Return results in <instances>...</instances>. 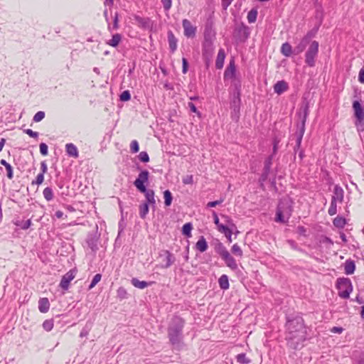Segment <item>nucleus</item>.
<instances>
[{"label":"nucleus","mask_w":364,"mask_h":364,"mask_svg":"<svg viewBox=\"0 0 364 364\" xmlns=\"http://www.w3.org/2000/svg\"><path fill=\"white\" fill-rule=\"evenodd\" d=\"M285 328L287 346L294 350L301 348L303 343L308 339L307 328L303 318L300 316H287Z\"/></svg>","instance_id":"f257e3e1"},{"label":"nucleus","mask_w":364,"mask_h":364,"mask_svg":"<svg viewBox=\"0 0 364 364\" xmlns=\"http://www.w3.org/2000/svg\"><path fill=\"white\" fill-rule=\"evenodd\" d=\"M185 321L178 316H174L167 328L168 337L173 348L179 350L183 346V329Z\"/></svg>","instance_id":"f03ea898"},{"label":"nucleus","mask_w":364,"mask_h":364,"mask_svg":"<svg viewBox=\"0 0 364 364\" xmlns=\"http://www.w3.org/2000/svg\"><path fill=\"white\" fill-rule=\"evenodd\" d=\"M149 172L147 170H142L138 175V177L134 181V185L136 189L141 193L144 194L146 201L154 208L156 206L155 193L154 190L148 189Z\"/></svg>","instance_id":"7ed1b4c3"},{"label":"nucleus","mask_w":364,"mask_h":364,"mask_svg":"<svg viewBox=\"0 0 364 364\" xmlns=\"http://www.w3.org/2000/svg\"><path fill=\"white\" fill-rule=\"evenodd\" d=\"M293 212L292 202L289 200H279L276 210L275 221L287 223Z\"/></svg>","instance_id":"20e7f679"},{"label":"nucleus","mask_w":364,"mask_h":364,"mask_svg":"<svg viewBox=\"0 0 364 364\" xmlns=\"http://www.w3.org/2000/svg\"><path fill=\"white\" fill-rule=\"evenodd\" d=\"M309 114V105L308 102H304L302 103L299 111L298 112V116L299 118V122L296 124V130H298V142L299 143L301 139H303V136L305 132V124L306 122V119Z\"/></svg>","instance_id":"39448f33"},{"label":"nucleus","mask_w":364,"mask_h":364,"mask_svg":"<svg viewBox=\"0 0 364 364\" xmlns=\"http://www.w3.org/2000/svg\"><path fill=\"white\" fill-rule=\"evenodd\" d=\"M338 291V296L343 299H348L353 291V284L349 278L341 277L337 279L336 283Z\"/></svg>","instance_id":"423d86ee"},{"label":"nucleus","mask_w":364,"mask_h":364,"mask_svg":"<svg viewBox=\"0 0 364 364\" xmlns=\"http://www.w3.org/2000/svg\"><path fill=\"white\" fill-rule=\"evenodd\" d=\"M318 42L313 41L305 53V63L309 67H314L316 65V58L318 53Z\"/></svg>","instance_id":"0eeeda50"},{"label":"nucleus","mask_w":364,"mask_h":364,"mask_svg":"<svg viewBox=\"0 0 364 364\" xmlns=\"http://www.w3.org/2000/svg\"><path fill=\"white\" fill-rule=\"evenodd\" d=\"M215 50L213 41H203L202 44L203 58L208 65L210 62Z\"/></svg>","instance_id":"6e6552de"},{"label":"nucleus","mask_w":364,"mask_h":364,"mask_svg":"<svg viewBox=\"0 0 364 364\" xmlns=\"http://www.w3.org/2000/svg\"><path fill=\"white\" fill-rule=\"evenodd\" d=\"M77 270L72 269L62 277L59 287L64 291H67L69 288L70 282L75 278Z\"/></svg>","instance_id":"1a4fd4ad"},{"label":"nucleus","mask_w":364,"mask_h":364,"mask_svg":"<svg viewBox=\"0 0 364 364\" xmlns=\"http://www.w3.org/2000/svg\"><path fill=\"white\" fill-rule=\"evenodd\" d=\"M249 36V28L243 23L235 29L234 36L240 42H245L248 38Z\"/></svg>","instance_id":"9d476101"},{"label":"nucleus","mask_w":364,"mask_h":364,"mask_svg":"<svg viewBox=\"0 0 364 364\" xmlns=\"http://www.w3.org/2000/svg\"><path fill=\"white\" fill-rule=\"evenodd\" d=\"M312 37V33L311 31H309L301 40L299 44L294 48V53L295 55H299L302 53L309 44L311 38Z\"/></svg>","instance_id":"9b49d317"},{"label":"nucleus","mask_w":364,"mask_h":364,"mask_svg":"<svg viewBox=\"0 0 364 364\" xmlns=\"http://www.w3.org/2000/svg\"><path fill=\"white\" fill-rule=\"evenodd\" d=\"M241 100L239 93L233 95V97L230 102V108L232 109V117H235L237 119L239 118Z\"/></svg>","instance_id":"f8f14e48"},{"label":"nucleus","mask_w":364,"mask_h":364,"mask_svg":"<svg viewBox=\"0 0 364 364\" xmlns=\"http://www.w3.org/2000/svg\"><path fill=\"white\" fill-rule=\"evenodd\" d=\"M273 155H269L264 162V168L261 174L259 180L262 182H264L268 179V177L271 172V168L272 165Z\"/></svg>","instance_id":"ddd939ff"},{"label":"nucleus","mask_w":364,"mask_h":364,"mask_svg":"<svg viewBox=\"0 0 364 364\" xmlns=\"http://www.w3.org/2000/svg\"><path fill=\"white\" fill-rule=\"evenodd\" d=\"M100 235L97 234V232H90L87 235L86 243L93 252H96L98 250L97 244Z\"/></svg>","instance_id":"4468645a"},{"label":"nucleus","mask_w":364,"mask_h":364,"mask_svg":"<svg viewBox=\"0 0 364 364\" xmlns=\"http://www.w3.org/2000/svg\"><path fill=\"white\" fill-rule=\"evenodd\" d=\"M182 26L184 30V36L187 38H194L196 33V27L193 26L188 19L182 21Z\"/></svg>","instance_id":"2eb2a0df"},{"label":"nucleus","mask_w":364,"mask_h":364,"mask_svg":"<svg viewBox=\"0 0 364 364\" xmlns=\"http://www.w3.org/2000/svg\"><path fill=\"white\" fill-rule=\"evenodd\" d=\"M134 20L138 24L139 27L144 30H151L153 28V21L148 17H141L139 16H134Z\"/></svg>","instance_id":"dca6fc26"},{"label":"nucleus","mask_w":364,"mask_h":364,"mask_svg":"<svg viewBox=\"0 0 364 364\" xmlns=\"http://www.w3.org/2000/svg\"><path fill=\"white\" fill-rule=\"evenodd\" d=\"M353 109L355 119L362 121L364 119V108L359 100H355L353 102Z\"/></svg>","instance_id":"f3484780"},{"label":"nucleus","mask_w":364,"mask_h":364,"mask_svg":"<svg viewBox=\"0 0 364 364\" xmlns=\"http://www.w3.org/2000/svg\"><path fill=\"white\" fill-rule=\"evenodd\" d=\"M203 41H214L215 38V31L211 23H206L204 29Z\"/></svg>","instance_id":"a211bd4d"},{"label":"nucleus","mask_w":364,"mask_h":364,"mask_svg":"<svg viewBox=\"0 0 364 364\" xmlns=\"http://www.w3.org/2000/svg\"><path fill=\"white\" fill-rule=\"evenodd\" d=\"M343 189L339 185H336L333 188V194L331 197V200L334 199V201L342 203L343 200Z\"/></svg>","instance_id":"6ab92c4d"},{"label":"nucleus","mask_w":364,"mask_h":364,"mask_svg":"<svg viewBox=\"0 0 364 364\" xmlns=\"http://www.w3.org/2000/svg\"><path fill=\"white\" fill-rule=\"evenodd\" d=\"M167 35L170 52L173 53L177 49L178 39L171 31H168Z\"/></svg>","instance_id":"aec40b11"},{"label":"nucleus","mask_w":364,"mask_h":364,"mask_svg":"<svg viewBox=\"0 0 364 364\" xmlns=\"http://www.w3.org/2000/svg\"><path fill=\"white\" fill-rule=\"evenodd\" d=\"M227 267L230 268L232 270L235 271L238 269V266L235 259L231 256L230 252L227 253V255L223 258Z\"/></svg>","instance_id":"412c9836"},{"label":"nucleus","mask_w":364,"mask_h":364,"mask_svg":"<svg viewBox=\"0 0 364 364\" xmlns=\"http://www.w3.org/2000/svg\"><path fill=\"white\" fill-rule=\"evenodd\" d=\"M235 72L236 69L235 62L232 60L230 61V63L224 73V77L230 79L235 78Z\"/></svg>","instance_id":"4be33fe9"},{"label":"nucleus","mask_w":364,"mask_h":364,"mask_svg":"<svg viewBox=\"0 0 364 364\" xmlns=\"http://www.w3.org/2000/svg\"><path fill=\"white\" fill-rule=\"evenodd\" d=\"M225 53L223 48H220L218 50V55L215 60V68L217 69H222L224 65L225 58Z\"/></svg>","instance_id":"5701e85b"},{"label":"nucleus","mask_w":364,"mask_h":364,"mask_svg":"<svg viewBox=\"0 0 364 364\" xmlns=\"http://www.w3.org/2000/svg\"><path fill=\"white\" fill-rule=\"evenodd\" d=\"M288 84L284 80L278 81L274 85V91L278 95H281L288 90Z\"/></svg>","instance_id":"b1692460"},{"label":"nucleus","mask_w":364,"mask_h":364,"mask_svg":"<svg viewBox=\"0 0 364 364\" xmlns=\"http://www.w3.org/2000/svg\"><path fill=\"white\" fill-rule=\"evenodd\" d=\"M65 151L69 156L77 158L78 157V150L76 146L72 143L67 144L65 145Z\"/></svg>","instance_id":"393cba45"},{"label":"nucleus","mask_w":364,"mask_h":364,"mask_svg":"<svg viewBox=\"0 0 364 364\" xmlns=\"http://www.w3.org/2000/svg\"><path fill=\"white\" fill-rule=\"evenodd\" d=\"M50 309V302L48 298H41L38 301V309L41 313H46Z\"/></svg>","instance_id":"a878e982"},{"label":"nucleus","mask_w":364,"mask_h":364,"mask_svg":"<svg viewBox=\"0 0 364 364\" xmlns=\"http://www.w3.org/2000/svg\"><path fill=\"white\" fill-rule=\"evenodd\" d=\"M152 282H147L145 281H139L137 278H132L131 279V284L136 288L143 289L149 285L151 284Z\"/></svg>","instance_id":"bb28decb"},{"label":"nucleus","mask_w":364,"mask_h":364,"mask_svg":"<svg viewBox=\"0 0 364 364\" xmlns=\"http://www.w3.org/2000/svg\"><path fill=\"white\" fill-rule=\"evenodd\" d=\"M355 269V264L352 259H347L344 264V270L346 274H352Z\"/></svg>","instance_id":"cd10ccee"},{"label":"nucleus","mask_w":364,"mask_h":364,"mask_svg":"<svg viewBox=\"0 0 364 364\" xmlns=\"http://www.w3.org/2000/svg\"><path fill=\"white\" fill-rule=\"evenodd\" d=\"M208 247V243L205 237L201 236L196 244V248L200 252H204L207 250Z\"/></svg>","instance_id":"c85d7f7f"},{"label":"nucleus","mask_w":364,"mask_h":364,"mask_svg":"<svg viewBox=\"0 0 364 364\" xmlns=\"http://www.w3.org/2000/svg\"><path fill=\"white\" fill-rule=\"evenodd\" d=\"M164 255H166V264L164 265V267L168 268L175 262L176 258L169 250H164Z\"/></svg>","instance_id":"c756f323"},{"label":"nucleus","mask_w":364,"mask_h":364,"mask_svg":"<svg viewBox=\"0 0 364 364\" xmlns=\"http://www.w3.org/2000/svg\"><path fill=\"white\" fill-rule=\"evenodd\" d=\"M281 53L285 57H290L294 53V50H292L291 46L289 43L286 42L283 43L281 47Z\"/></svg>","instance_id":"7c9ffc66"},{"label":"nucleus","mask_w":364,"mask_h":364,"mask_svg":"<svg viewBox=\"0 0 364 364\" xmlns=\"http://www.w3.org/2000/svg\"><path fill=\"white\" fill-rule=\"evenodd\" d=\"M220 288L223 290H226L229 288L228 277L226 274H223L218 279Z\"/></svg>","instance_id":"2f4dec72"},{"label":"nucleus","mask_w":364,"mask_h":364,"mask_svg":"<svg viewBox=\"0 0 364 364\" xmlns=\"http://www.w3.org/2000/svg\"><path fill=\"white\" fill-rule=\"evenodd\" d=\"M149 204L146 203H142L141 204H140L139 206V214L140 218L142 219H144L149 213Z\"/></svg>","instance_id":"473e14b6"},{"label":"nucleus","mask_w":364,"mask_h":364,"mask_svg":"<svg viewBox=\"0 0 364 364\" xmlns=\"http://www.w3.org/2000/svg\"><path fill=\"white\" fill-rule=\"evenodd\" d=\"M346 223V219L344 217L340 215L336 217L333 220V225L338 228H343Z\"/></svg>","instance_id":"72a5a7b5"},{"label":"nucleus","mask_w":364,"mask_h":364,"mask_svg":"<svg viewBox=\"0 0 364 364\" xmlns=\"http://www.w3.org/2000/svg\"><path fill=\"white\" fill-rule=\"evenodd\" d=\"M215 250L221 257L222 259L227 255V253L229 252L226 247L221 242H218L215 245Z\"/></svg>","instance_id":"f704fd0d"},{"label":"nucleus","mask_w":364,"mask_h":364,"mask_svg":"<svg viewBox=\"0 0 364 364\" xmlns=\"http://www.w3.org/2000/svg\"><path fill=\"white\" fill-rule=\"evenodd\" d=\"M0 164L5 167L6 170V172H7V173H6L7 177L9 179L13 178V177H14V175H13V168L11 166V164H9L8 162H6V161L4 160V159H1L0 161Z\"/></svg>","instance_id":"c9c22d12"},{"label":"nucleus","mask_w":364,"mask_h":364,"mask_svg":"<svg viewBox=\"0 0 364 364\" xmlns=\"http://www.w3.org/2000/svg\"><path fill=\"white\" fill-rule=\"evenodd\" d=\"M121 39L122 36L119 33H115L112 36V39L107 42V44L112 47H117L121 41Z\"/></svg>","instance_id":"e433bc0d"},{"label":"nucleus","mask_w":364,"mask_h":364,"mask_svg":"<svg viewBox=\"0 0 364 364\" xmlns=\"http://www.w3.org/2000/svg\"><path fill=\"white\" fill-rule=\"evenodd\" d=\"M235 358L240 364H250L251 363V360L246 356L245 353H239L236 355Z\"/></svg>","instance_id":"4c0bfd02"},{"label":"nucleus","mask_w":364,"mask_h":364,"mask_svg":"<svg viewBox=\"0 0 364 364\" xmlns=\"http://www.w3.org/2000/svg\"><path fill=\"white\" fill-rule=\"evenodd\" d=\"M164 198L165 205L166 207L170 206L173 200V196L171 192L169 190H166L164 191Z\"/></svg>","instance_id":"58836bf2"},{"label":"nucleus","mask_w":364,"mask_h":364,"mask_svg":"<svg viewBox=\"0 0 364 364\" xmlns=\"http://www.w3.org/2000/svg\"><path fill=\"white\" fill-rule=\"evenodd\" d=\"M193 229V225L191 223H187L184 224L182 227V234L187 237H191V230Z\"/></svg>","instance_id":"ea45409f"},{"label":"nucleus","mask_w":364,"mask_h":364,"mask_svg":"<svg viewBox=\"0 0 364 364\" xmlns=\"http://www.w3.org/2000/svg\"><path fill=\"white\" fill-rule=\"evenodd\" d=\"M43 197L44 198L47 200V201H50L53 200V190L50 187H46L43 191Z\"/></svg>","instance_id":"a19ab883"},{"label":"nucleus","mask_w":364,"mask_h":364,"mask_svg":"<svg viewBox=\"0 0 364 364\" xmlns=\"http://www.w3.org/2000/svg\"><path fill=\"white\" fill-rule=\"evenodd\" d=\"M257 11L255 9H251L247 14V21L249 23H255L257 19Z\"/></svg>","instance_id":"79ce46f5"},{"label":"nucleus","mask_w":364,"mask_h":364,"mask_svg":"<svg viewBox=\"0 0 364 364\" xmlns=\"http://www.w3.org/2000/svg\"><path fill=\"white\" fill-rule=\"evenodd\" d=\"M119 14L116 12L114 14V19H113V25L112 27L110 26L109 23H108V29L112 31V30H117L119 28Z\"/></svg>","instance_id":"37998d69"},{"label":"nucleus","mask_w":364,"mask_h":364,"mask_svg":"<svg viewBox=\"0 0 364 364\" xmlns=\"http://www.w3.org/2000/svg\"><path fill=\"white\" fill-rule=\"evenodd\" d=\"M231 252L232 254H234L236 256H238L240 257H242L243 255L242 250H241L240 247L236 243L234 244L231 248Z\"/></svg>","instance_id":"c03bdc74"},{"label":"nucleus","mask_w":364,"mask_h":364,"mask_svg":"<svg viewBox=\"0 0 364 364\" xmlns=\"http://www.w3.org/2000/svg\"><path fill=\"white\" fill-rule=\"evenodd\" d=\"M43 328L46 331H50L53 328V320L47 319L43 323Z\"/></svg>","instance_id":"a18cd8bd"},{"label":"nucleus","mask_w":364,"mask_h":364,"mask_svg":"<svg viewBox=\"0 0 364 364\" xmlns=\"http://www.w3.org/2000/svg\"><path fill=\"white\" fill-rule=\"evenodd\" d=\"M117 296L119 299H124L127 297V291L124 287H120L117 290Z\"/></svg>","instance_id":"49530a36"},{"label":"nucleus","mask_w":364,"mask_h":364,"mask_svg":"<svg viewBox=\"0 0 364 364\" xmlns=\"http://www.w3.org/2000/svg\"><path fill=\"white\" fill-rule=\"evenodd\" d=\"M101 278H102L101 274H95L94 276V277L92 278V280L90 284L88 287V289L89 290L92 289L101 280Z\"/></svg>","instance_id":"de8ad7c7"},{"label":"nucleus","mask_w":364,"mask_h":364,"mask_svg":"<svg viewBox=\"0 0 364 364\" xmlns=\"http://www.w3.org/2000/svg\"><path fill=\"white\" fill-rule=\"evenodd\" d=\"M131 99V94L129 90L123 91L119 95V100L122 102H127Z\"/></svg>","instance_id":"09e8293b"},{"label":"nucleus","mask_w":364,"mask_h":364,"mask_svg":"<svg viewBox=\"0 0 364 364\" xmlns=\"http://www.w3.org/2000/svg\"><path fill=\"white\" fill-rule=\"evenodd\" d=\"M16 225L19 226L22 230H27L31 225V221L30 219H28L27 220H23L21 222H19Z\"/></svg>","instance_id":"8fccbe9b"},{"label":"nucleus","mask_w":364,"mask_h":364,"mask_svg":"<svg viewBox=\"0 0 364 364\" xmlns=\"http://www.w3.org/2000/svg\"><path fill=\"white\" fill-rule=\"evenodd\" d=\"M139 159L143 163H147L149 161V156L146 151H141L139 153Z\"/></svg>","instance_id":"3c124183"},{"label":"nucleus","mask_w":364,"mask_h":364,"mask_svg":"<svg viewBox=\"0 0 364 364\" xmlns=\"http://www.w3.org/2000/svg\"><path fill=\"white\" fill-rule=\"evenodd\" d=\"M130 150L132 153H137L139 151V143L136 140H133L131 142Z\"/></svg>","instance_id":"603ef678"},{"label":"nucleus","mask_w":364,"mask_h":364,"mask_svg":"<svg viewBox=\"0 0 364 364\" xmlns=\"http://www.w3.org/2000/svg\"><path fill=\"white\" fill-rule=\"evenodd\" d=\"M355 125L358 132H364V118L363 119L362 121L355 119Z\"/></svg>","instance_id":"864d4df0"},{"label":"nucleus","mask_w":364,"mask_h":364,"mask_svg":"<svg viewBox=\"0 0 364 364\" xmlns=\"http://www.w3.org/2000/svg\"><path fill=\"white\" fill-rule=\"evenodd\" d=\"M45 117V112L43 111H39L35 114L33 120L35 122H41Z\"/></svg>","instance_id":"5fc2aeb1"},{"label":"nucleus","mask_w":364,"mask_h":364,"mask_svg":"<svg viewBox=\"0 0 364 364\" xmlns=\"http://www.w3.org/2000/svg\"><path fill=\"white\" fill-rule=\"evenodd\" d=\"M233 79H234L233 85H234L235 90L234 95H237V93H239V96H240L241 82L239 80H237L236 78H233Z\"/></svg>","instance_id":"6e6d98bb"},{"label":"nucleus","mask_w":364,"mask_h":364,"mask_svg":"<svg viewBox=\"0 0 364 364\" xmlns=\"http://www.w3.org/2000/svg\"><path fill=\"white\" fill-rule=\"evenodd\" d=\"M164 9L166 11H168L172 6V0H161Z\"/></svg>","instance_id":"4d7b16f0"},{"label":"nucleus","mask_w":364,"mask_h":364,"mask_svg":"<svg viewBox=\"0 0 364 364\" xmlns=\"http://www.w3.org/2000/svg\"><path fill=\"white\" fill-rule=\"evenodd\" d=\"M183 183L185 185L193 184V175H187L183 178Z\"/></svg>","instance_id":"13d9d810"},{"label":"nucleus","mask_w":364,"mask_h":364,"mask_svg":"<svg viewBox=\"0 0 364 364\" xmlns=\"http://www.w3.org/2000/svg\"><path fill=\"white\" fill-rule=\"evenodd\" d=\"M39 147H40V152L43 156L48 155V146L46 144L41 143Z\"/></svg>","instance_id":"bf43d9fd"},{"label":"nucleus","mask_w":364,"mask_h":364,"mask_svg":"<svg viewBox=\"0 0 364 364\" xmlns=\"http://www.w3.org/2000/svg\"><path fill=\"white\" fill-rule=\"evenodd\" d=\"M43 180H44V174L42 173H40L36 176V181L32 182V184L40 185L43 183Z\"/></svg>","instance_id":"052dcab7"},{"label":"nucleus","mask_w":364,"mask_h":364,"mask_svg":"<svg viewBox=\"0 0 364 364\" xmlns=\"http://www.w3.org/2000/svg\"><path fill=\"white\" fill-rule=\"evenodd\" d=\"M222 218L225 219V221L228 225H229L231 228H235V225L234 224L230 217L225 215H222Z\"/></svg>","instance_id":"680f3d73"},{"label":"nucleus","mask_w":364,"mask_h":364,"mask_svg":"<svg viewBox=\"0 0 364 364\" xmlns=\"http://www.w3.org/2000/svg\"><path fill=\"white\" fill-rule=\"evenodd\" d=\"M223 202V198H220V200H214L208 202L206 205L207 208H213L218 205L221 204Z\"/></svg>","instance_id":"e2e57ef3"},{"label":"nucleus","mask_w":364,"mask_h":364,"mask_svg":"<svg viewBox=\"0 0 364 364\" xmlns=\"http://www.w3.org/2000/svg\"><path fill=\"white\" fill-rule=\"evenodd\" d=\"M188 69V62L186 58H182V72L183 74L186 73Z\"/></svg>","instance_id":"0e129e2a"},{"label":"nucleus","mask_w":364,"mask_h":364,"mask_svg":"<svg viewBox=\"0 0 364 364\" xmlns=\"http://www.w3.org/2000/svg\"><path fill=\"white\" fill-rule=\"evenodd\" d=\"M353 364H364V350L354 360Z\"/></svg>","instance_id":"69168bd1"},{"label":"nucleus","mask_w":364,"mask_h":364,"mask_svg":"<svg viewBox=\"0 0 364 364\" xmlns=\"http://www.w3.org/2000/svg\"><path fill=\"white\" fill-rule=\"evenodd\" d=\"M23 132L27 134L29 136L33 138H37L38 136V133L36 132H33L30 129H23Z\"/></svg>","instance_id":"338daca9"},{"label":"nucleus","mask_w":364,"mask_h":364,"mask_svg":"<svg viewBox=\"0 0 364 364\" xmlns=\"http://www.w3.org/2000/svg\"><path fill=\"white\" fill-rule=\"evenodd\" d=\"M297 233L300 235L306 236V228L304 226L299 225L297 227Z\"/></svg>","instance_id":"774afa93"}]
</instances>
